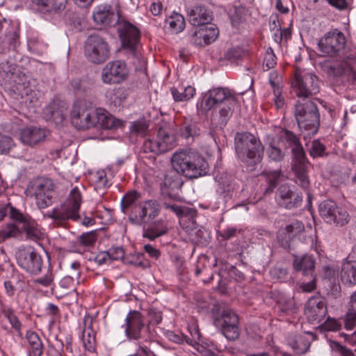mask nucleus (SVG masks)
<instances>
[{"instance_id": "52", "label": "nucleus", "mask_w": 356, "mask_h": 356, "mask_svg": "<svg viewBox=\"0 0 356 356\" xmlns=\"http://www.w3.org/2000/svg\"><path fill=\"white\" fill-rule=\"evenodd\" d=\"M278 308L284 313H294L296 311V303L293 298L282 297L277 301Z\"/></svg>"}, {"instance_id": "21", "label": "nucleus", "mask_w": 356, "mask_h": 356, "mask_svg": "<svg viewBox=\"0 0 356 356\" xmlns=\"http://www.w3.org/2000/svg\"><path fill=\"white\" fill-rule=\"evenodd\" d=\"M276 199L279 205L286 209L298 208L302 202V194L292 191L286 184L281 185L278 188Z\"/></svg>"}, {"instance_id": "32", "label": "nucleus", "mask_w": 356, "mask_h": 356, "mask_svg": "<svg viewBox=\"0 0 356 356\" xmlns=\"http://www.w3.org/2000/svg\"><path fill=\"white\" fill-rule=\"evenodd\" d=\"M67 0H33V3L38 6L37 10L42 13L58 12L65 7Z\"/></svg>"}, {"instance_id": "42", "label": "nucleus", "mask_w": 356, "mask_h": 356, "mask_svg": "<svg viewBox=\"0 0 356 356\" xmlns=\"http://www.w3.org/2000/svg\"><path fill=\"white\" fill-rule=\"evenodd\" d=\"M166 22L169 24L170 31L175 34L181 32L186 26L184 17L175 13L166 19Z\"/></svg>"}, {"instance_id": "9", "label": "nucleus", "mask_w": 356, "mask_h": 356, "mask_svg": "<svg viewBox=\"0 0 356 356\" xmlns=\"http://www.w3.org/2000/svg\"><path fill=\"white\" fill-rule=\"evenodd\" d=\"M292 87L297 97L313 99L312 97L320 91V81L314 74L296 70Z\"/></svg>"}, {"instance_id": "13", "label": "nucleus", "mask_w": 356, "mask_h": 356, "mask_svg": "<svg viewBox=\"0 0 356 356\" xmlns=\"http://www.w3.org/2000/svg\"><path fill=\"white\" fill-rule=\"evenodd\" d=\"M227 102L229 104H236L237 100L228 88H213L203 95L201 102L197 104V108L202 112L207 113Z\"/></svg>"}, {"instance_id": "46", "label": "nucleus", "mask_w": 356, "mask_h": 356, "mask_svg": "<svg viewBox=\"0 0 356 356\" xmlns=\"http://www.w3.org/2000/svg\"><path fill=\"white\" fill-rule=\"evenodd\" d=\"M54 277L55 275L53 272V269L49 266L46 273L40 277L33 280V283L35 285H40L44 287H51L53 289L55 286L54 282Z\"/></svg>"}, {"instance_id": "62", "label": "nucleus", "mask_w": 356, "mask_h": 356, "mask_svg": "<svg viewBox=\"0 0 356 356\" xmlns=\"http://www.w3.org/2000/svg\"><path fill=\"white\" fill-rule=\"evenodd\" d=\"M147 128L148 125L144 120L134 122L130 127L131 131L138 135H144Z\"/></svg>"}, {"instance_id": "63", "label": "nucleus", "mask_w": 356, "mask_h": 356, "mask_svg": "<svg viewBox=\"0 0 356 356\" xmlns=\"http://www.w3.org/2000/svg\"><path fill=\"white\" fill-rule=\"evenodd\" d=\"M270 273L272 278L280 282L284 281L287 275L286 270L280 266H275L270 270Z\"/></svg>"}, {"instance_id": "45", "label": "nucleus", "mask_w": 356, "mask_h": 356, "mask_svg": "<svg viewBox=\"0 0 356 356\" xmlns=\"http://www.w3.org/2000/svg\"><path fill=\"white\" fill-rule=\"evenodd\" d=\"M236 104H229V102H227L225 104H222L218 106V107L220 108V118L218 120V124L219 125H220L221 127L225 126L226 124L227 123L230 117L232 115L233 110Z\"/></svg>"}, {"instance_id": "61", "label": "nucleus", "mask_w": 356, "mask_h": 356, "mask_svg": "<svg viewBox=\"0 0 356 356\" xmlns=\"http://www.w3.org/2000/svg\"><path fill=\"white\" fill-rule=\"evenodd\" d=\"M322 325L327 331H337L339 330L341 327L338 320L330 317H327Z\"/></svg>"}, {"instance_id": "55", "label": "nucleus", "mask_w": 356, "mask_h": 356, "mask_svg": "<svg viewBox=\"0 0 356 356\" xmlns=\"http://www.w3.org/2000/svg\"><path fill=\"white\" fill-rule=\"evenodd\" d=\"M14 146V141L10 136L0 134V154H8Z\"/></svg>"}, {"instance_id": "35", "label": "nucleus", "mask_w": 356, "mask_h": 356, "mask_svg": "<svg viewBox=\"0 0 356 356\" xmlns=\"http://www.w3.org/2000/svg\"><path fill=\"white\" fill-rule=\"evenodd\" d=\"M268 140L269 141L266 154L268 158L276 162L284 160L286 151L277 144L275 138L268 137Z\"/></svg>"}, {"instance_id": "60", "label": "nucleus", "mask_w": 356, "mask_h": 356, "mask_svg": "<svg viewBox=\"0 0 356 356\" xmlns=\"http://www.w3.org/2000/svg\"><path fill=\"white\" fill-rule=\"evenodd\" d=\"M331 346L334 351L339 354V356H355L353 352L350 349L337 341H333Z\"/></svg>"}, {"instance_id": "6", "label": "nucleus", "mask_w": 356, "mask_h": 356, "mask_svg": "<svg viewBox=\"0 0 356 356\" xmlns=\"http://www.w3.org/2000/svg\"><path fill=\"white\" fill-rule=\"evenodd\" d=\"M98 109L86 100L76 101L71 111V122L77 129L97 127Z\"/></svg>"}, {"instance_id": "37", "label": "nucleus", "mask_w": 356, "mask_h": 356, "mask_svg": "<svg viewBox=\"0 0 356 356\" xmlns=\"http://www.w3.org/2000/svg\"><path fill=\"white\" fill-rule=\"evenodd\" d=\"M23 229L26 234L27 238L33 241H40L44 238V234L41 232L40 227L31 218L24 221Z\"/></svg>"}, {"instance_id": "3", "label": "nucleus", "mask_w": 356, "mask_h": 356, "mask_svg": "<svg viewBox=\"0 0 356 356\" xmlns=\"http://www.w3.org/2000/svg\"><path fill=\"white\" fill-rule=\"evenodd\" d=\"M277 144L292 155V170L295 182L304 190H308L310 181L308 176L309 161L298 135L292 131L282 128L276 136Z\"/></svg>"}, {"instance_id": "56", "label": "nucleus", "mask_w": 356, "mask_h": 356, "mask_svg": "<svg viewBox=\"0 0 356 356\" xmlns=\"http://www.w3.org/2000/svg\"><path fill=\"white\" fill-rule=\"evenodd\" d=\"M8 209V215L10 219L24 224V221H27L30 218L25 216L19 210L13 207L10 203Z\"/></svg>"}, {"instance_id": "29", "label": "nucleus", "mask_w": 356, "mask_h": 356, "mask_svg": "<svg viewBox=\"0 0 356 356\" xmlns=\"http://www.w3.org/2000/svg\"><path fill=\"white\" fill-rule=\"evenodd\" d=\"M247 151V159H241L243 163H246L247 165L252 168L254 165L260 163L262 159V155L264 153V147L261 143L260 140L255 137V141H252V145H249ZM253 168H250L252 171Z\"/></svg>"}, {"instance_id": "30", "label": "nucleus", "mask_w": 356, "mask_h": 356, "mask_svg": "<svg viewBox=\"0 0 356 356\" xmlns=\"http://www.w3.org/2000/svg\"><path fill=\"white\" fill-rule=\"evenodd\" d=\"M238 188L236 183L230 177H220L218 179L217 192L225 200H230Z\"/></svg>"}, {"instance_id": "2", "label": "nucleus", "mask_w": 356, "mask_h": 356, "mask_svg": "<svg viewBox=\"0 0 356 356\" xmlns=\"http://www.w3.org/2000/svg\"><path fill=\"white\" fill-rule=\"evenodd\" d=\"M346 41L343 33L335 29L325 33L318 41V50L327 56L338 58L336 62L326 65L325 70L329 76H344L356 81V72L346 60L348 56L346 55Z\"/></svg>"}, {"instance_id": "28", "label": "nucleus", "mask_w": 356, "mask_h": 356, "mask_svg": "<svg viewBox=\"0 0 356 356\" xmlns=\"http://www.w3.org/2000/svg\"><path fill=\"white\" fill-rule=\"evenodd\" d=\"M255 141V136L249 132L237 133L235 136V149L236 154L240 159H247V151L249 145H252Z\"/></svg>"}, {"instance_id": "34", "label": "nucleus", "mask_w": 356, "mask_h": 356, "mask_svg": "<svg viewBox=\"0 0 356 356\" xmlns=\"http://www.w3.org/2000/svg\"><path fill=\"white\" fill-rule=\"evenodd\" d=\"M97 127L105 129H117L122 125L120 120L115 118L105 110L99 108L97 120Z\"/></svg>"}, {"instance_id": "18", "label": "nucleus", "mask_w": 356, "mask_h": 356, "mask_svg": "<svg viewBox=\"0 0 356 356\" xmlns=\"http://www.w3.org/2000/svg\"><path fill=\"white\" fill-rule=\"evenodd\" d=\"M238 315L230 309L222 311L220 318H215L216 326H220L221 333L229 341H235L240 336Z\"/></svg>"}, {"instance_id": "26", "label": "nucleus", "mask_w": 356, "mask_h": 356, "mask_svg": "<svg viewBox=\"0 0 356 356\" xmlns=\"http://www.w3.org/2000/svg\"><path fill=\"white\" fill-rule=\"evenodd\" d=\"M316 261L314 256L304 254L302 256H294L293 266L296 271L302 272L305 276H312L314 274Z\"/></svg>"}, {"instance_id": "31", "label": "nucleus", "mask_w": 356, "mask_h": 356, "mask_svg": "<svg viewBox=\"0 0 356 356\" xmlns=\"http://www.w3.org/2000/svg\"><path fill=\"white\" fill-rule=\"evenodd\" d=\"M168 231L166 222L160 219L150 223L147 228L143 229V237L151 241L154 240L162 235L165 234Z\"/></svg>"}, {"instance_id": "22", "label": "nucleus", "mask_w": 356, "mask_h": 356, "mask_svg": "<svg viewBox=\"0 0 356 356\" xmlns=\"http://www.w3.org/2000/svg\"><path fill=\"white\" fill-rule=\"evenodd\" d=\"M316 338V334L312 332L305 334L291 333L287 336L286 341L296 354L302 355L309 351L312 341Z\"/></svg>"}, {"instance_id": "57", "label": "nucleus", "mask_w": 356, "mask_h": 356, "mask_svg": "<svg viewBox=\"0 0 356 356\" xmlns=\"http://www.w3.org/2000/svg\"><path fill=\"white\" fill-rule=\"evenodd\" d=\"M244 54L243 50L240 47H235L229 49L225 54L226 60L234 63L240 59Z\"/></svg>"}, {"instance_id": "53", "label": "nucleus", "mask_w": 356, "mask_h": 356, "mask_svg": "<svg viewBox=\"0 0 356 356\" xmlns=\"http://www.w3.org/2000/svg\"><path fill=\"white\" fill-rule=\"evenodd\" d=\"M4 316L8 319L12 327L17 332L19 337H22V323L12 309L3 312Z\"/></svg>"}, {"instance_id": "47", "label": "nucleus", "mask_w": 356, "mask_h": 356, "mask_svg": "<svg viewBox=\"0 0 356 356\" xmlns=\"http://www.w3.org/2000/svg\"><path fill=\"white\" fill-rule=\"evenodd\" d=\"M204 31V42L206 45L213 42L218 37L219 31L217 26L209 22V24L201 26Z\"/></svg>"}, {"instance_id": "20", "label": "nucleus", "mask_w": 356, "mask_h": 356, "mask_svg": "<svg viewBox=\"0 0 356 356\" xmlns=\"http://www.w3.org/2000/svg\"><path fill=\"white\" fill-rule=\"evenodd\" d=\"M94 22L104 27L118 26L122 17L119 12L115 13L109 4H101L95 8L92 13Z\"/></svg>"}, {"instance_id": "27", "label": "nucleus", "mask_w": 356, "mask_h": 356, "mask_svg": "<svg viewBox=\"0 0 356 356\" xmlns=\"http://www.w3.org/2000/svg\"><path fill=\"white\" fill-rule=\"evenodd\" d=\"M27 342L28 356H42L44 352V344L39 334L35 331L27 330L25 334Z\"/></svg>"}, {"instance_id": "24", "label": "nucleus", "mask_w": 356, "mask_h": 356, "mask_svg": "<svg viewBox=\"0 0 356 356\" xmlns=\"http://www.w3.org/2000/svg\"><path fill=\"white\" fill-rule=\"evenodd\" d=\"M212 19V12L205 6L196 5L188 9V20L193 26L208 24Z\"/></svg>"}, {"instance_id": "48", "label": "nucleus", "mask_w": 356, "mask_h": 356, "mask_svg": "<svg viewBox=\"0 0 356 356\" xmlns=\"http://www.w3.org/2000/svg\"><path fill=\"white\" fill-rule=\"evenodd\" d=\"M188 33V40L191 44L196 47H204V31L201 26H195Z\"/></svg>"}, {"instance_id": "19", "label": "nucleus", "mask_w": 356, "mask_h": 356, "mask_svg": "<svg viewBox=\"0 0 356 356\" xmlns=\"http://www.w3.org/2000/svg\"><path fill=\"white\" fill-rule=\"evenodd\" d=\"M305 314L311 323H320L327 314V302L323 297L313 296L307 301Z\"/></svg>"}, {"instance_id": "10", "label": "nucleus", "mask_w": 356, "mask_h": 356, "mask_svg": "<svg viewBox=\"0 0 356 356\" xmlns=\"http://www.w3.org/2000/svg\"><path fill=\"white\" fill-rule=\"evenodd\" d=\"M161 211V204L155 199L140 201L130 211L129 220L133 224L145 225L157 217Z\"/></svg>"}, {"instance_id": "33", "label": "nucleus", "mask_w": 356, "mask_h": 356, "mask_svg": "<svg viewBox=\"0 0 356 356\" xmlns=\"http://www.w3.org/2000/svg\"><path fill=\"white\" fill-rule=\"evenodd\" d=\"M179 134L186 140L191 139L193 140L195 138L200 136L201 130L195 121L191 119H185L179 129Z\"/></svg>"}, {"instance_id": "16", "label": "nucleus", "mask_w": 356, "mask_h": 356, "mask_svg": "<svg viewBox=\"0 0 356 356\" xmlns=\"http://www.w3.org/2000/svg\"><path fill=\"white\" fill-rule=\"evenodd\" d=\"M33 188L36 204L40 209H45L51 206L57 197L56 186L51 179H38Z\"/></svg>"}, {"instance_id": "54", "label": "nucleus", "mask_w": 356, "mask_h": 356, "mask_svg": "<svg viewBox=\"0 0 356 356\" xmlns=\"http://www.w3.org/2000/svg\"><path fill=\"white\" fill-rule=\"evenodd\" d=\"M276 59L277 58L272 48L269 47L266 50L264 58L263 67L264 70H269L270 69L273 68L277 63Z\"/></svg>"}, {"instance_id": "11", "label": "nucleus", "mask_w": 356, "mask_h": 356, "mask_svg": "<svg viewBox=\"0 0 356 356\" xmlns=\"http://www.w3.org/2000/svg\"><path fill=\"white\" fill-rule=\"evenodd\" d=\"M117 32L123 49L136 56V49L140 41V31L134 24L122 17L117 26Z\"/></svg>"}, {"instance_id": "36", "label": "nucleus", "mask_w": 356, "mask_h": 356, "mask_svg": "<svg viewBox=\"0 0 356 356\" xmlns=\"http://www.w3.org/2000/svg\"><path fill=\"white\" fill-rule=\"evenodd\" d=\"M341 280L343 284L349 286L356 284V263L347 262L343 264Z\"/></svg>"}, {"instance_id": "7", "label": "nucleus", "mask_w": 356, "mask_h": 356, "mask_svg": "<svg viewBox=\"0 0 356 356\" xmlns=\"http://www.w3.org/2000/svg\"><path fill=\"white\" fill-rule=\"evenodd\" d=\"M84 55L90 63L102 64L110 58L111 47L105 38L97 33H92L85 41Z\"/></svg>"}, {"instance_id": "15", "label": "nucleus", "mask_w": 356, "mask_h": 356, "mask_svg": "<svg viewBox=\"0 0 356 356\" xmlns=\"http://www.w3.org/2000/svg\"><path fill=\"white\" fill-rule=\"evenodd\" d=\"M318 212L327 223L343 226L348 224L350 220L348 212L344 209L338 207L335 202L330 200H326L320 203Z\"/></svg>"}, {"instance_id": "49", "label": "nucleus", "mask_w": 356, "mask_h": 356, "mask_svg": "<svg viewBox=\"0 0 356 356\" xmlns=\"http://www.w3.org/2000/svg\"><path fill=\"white\" fill-rule=\"evenodd\" d=\"M163 206L166 209H169L179 217L190 215L192 218H193L194 216L197 214L196 211L190 209L186 207L179 206L176 204H169L165 202Z\"/></svg>"}, {"instance_id": "64", "label": "nucleus", "mask_w": 356, "mask_h": 356, "mask_svg": "<svg viewBox=\"0 0 356 356\" xmlns=\"http://www.w3.org/2000/svg\"><path fill=\"white\" fill-rule=\"evenodd\" d=\"M356 325V312L348 309L345 318V327L347 330H353Z\"/></svg>"}, {"instance_id": "39", "label": "nucleus", "mask_w": 356, "mask_h": 356, "mask_svg": "<svg viewBox=\"0 0 356 356\" xmlns=\"http://www.w3.org/2000/svg\"><path fill=\"white\" fill-rule=\"evenodd\" d=\"M246 15L247 10L243 6H234L229 12L232 25L236 28L245 21Z\"/></svg>"}, {"instance_id": "4", "label": "nucleus", "mask_w": 356, "mask_h": 356, "mask_svg": "<svg viewBox=\"0 0 356 356\" xmlns=\"http://www.w3.org/2000/svg\"><path fill=\"white\" fill-rule=\"evenodd\" d=\"M294 116L305 139L317 134L320 127V113L315 99H301L297 101Z\"/></svg>"}, {"instance_id": "17", "label": "nucleus", "mask_w": 356, "mask_h": 356, "mask_svg": "<svg viewBox=\"0 0 356 356\" xmlns=\"http://www.w3.org/2000/svg\"><path fill=\"white\" fill-rule=\"evenodd\" d=\"M129 76L127 63L121 60L108 62L101 72V80L107 85L119 84Z\"/></svg>"}, {"instance_id": "5", "label": "nucleus", "mask_w": 356, "mask_h": 356, "mask_svg": "<svg viewBox=\"0 0 356 356\" xmlns=\"http://www.w3.org/2000/svg\"><path fill=\"white\" fill-rule=\"evenodd\" d=\"M81 203L82 195L79 188L76 186L71 190L65 202L60 207L54 208L47 216L60 225L70 219L77 222L81 219L79 211Z\"/></svg>"}, {"instance_id": "59", "label": "nucleus", "mask_w": 356, "mask_h": 356, "mask_svg": "<svg viewBox=\"0 0 356 356\" xmlns=\"http://www.w3.org/2000/svg\"><path fill=\"white\" fill-rule=\"evenodd\" d=\"M97 240V234L95 231L82 234L79 237V242L85 246L92 245Z\"/></svg>"}, {"instance_id": "25", "label": "nucleus", "mask_w": 356, "mask_h": 356, "mask_svg": "<svg viewBox=\"0 0 356 356\" xmlns=\"http://www.w3.org/2000/svg\"><path fill=\"white\" fill-rule=\"evenodd\" d=\"M92 321L93 318L90 315L84 316L82 341L85 349L94 354L96 349V338L92 329Z\"/></svg>"}, {"instance_id": "41", "label": "nucleus", "mask_w": 356, "mask_h": 356, "mask_svg": "<svg viewBox=\"0 0 356 356\" xmlns=\"http://www.w3.org/2000/svg\"><path fill=\"white\" fill-rule=\"evenodd\" d=\"M141 194L136 191H132L126 193L121 200V209L123 213H126L127 209H132L136 204L140 202Z\"/></svg>"}, {"instance_id": "12", "label": "nucleus", "mask_w": 356, "mask_h": 356, "mask_svg": "<svg viewBox=\"0 0 356 356\" xmlns=\"http://www.w3.org/2000/svg\"><path fill=\"white\" fill-rule=\"evenodd\" d=\"M175 143V135L165 128H160L154 138L143 142L141 150L143 153L160 154L172 149Z\"/></svg>"}, {"instance_id": "40", "label": "nucleus", "mask_w": 356, "mask_h": 356, "mask_svg": "<svg viewBox=\"0 0 356 356\" xmlns=\"http://www.w3.org/2000/svg\"><path fill=\"white\" fill-rule=\"evenodd\" d=\"M171 93L175 102L188 101L195 94V88L188 86L179 89L175 87L171 88Z\"/></svg>"}, {"instance_id": "38", "label": "nucleus", "mask_w": 356, "mask_h": 356, "mask_svg": "<svg viewBox=\"0 0 356 356\" xmlns=\"http://www.w3.org/2000/svg\"><path fill=\"white\" fill-rule=\"evenodd\" d=\"M106 97L111 105L115 107L120 106L127 98L125 90L123 87L114 88L106 92Z\"/></svg>"}, {"instance_id": "44", "label": "nucleus", "mask_w": 356, "mask_h": 356, "mask_svg": "<svg viewBox=\"0 0 356 356\" xmlns=\"http://www.w3.org/2000/svg\"><path fill=\"white\" fill-rule=\"evenodd\" d=\"M308 151L309 156L313 159L324 158L329 155V152L326 151V147L318 139L312 142Z\"/></svg>"}, {"instance_id": "14", "label": "nucleus", "mask_w": 356, "mask_h": 356, "mask_svg": "<svg viewBox=\"0 0 356 356\" xmlns=\"http://www.w3.org/2000/svg\"><path fill=\"white\" fill-rule=\"evenodd\" d=\"M16 260L18 266L30 275H38L42 271V257L31 247L19 249L16 252Z\"/></svg>"}, {"instance_id": "8", "label": "nucleus", "mask_w": 356, "mask_h": 356, "mask_svg": "<svg viewBox=\"0 0 356 356\" xmlns=\"http://www.w3.org/2000/svg\"><path fill=\"white\" fill-rule=\"evenodd\" d=\"M125 336L129 340L144 339L147 341L151 339L149 323H146L143 314L137 310H130L125 318Z\"/></svg>"}, {"instance_id": "1", "label": "nucleus", "mask_w": 356, "mask_h": 356, "mask_svg": "<svg viewBox=\"0 0 356 356\" xmlns=\"http://www.w3.org/2000/svg\"><path fill=\"white\" fill-rule=\"evenodd\" d=\"M172 168L167 170L161 190L163 195L172 200L179 199L184 184L181 173L189 179L206 175L209 171L207 161L201 156L187 152H175L171 159Z\"/></svg>"}, {"instance_id": "50", "label": "nucleus", "mask_w": 356, "mask_h": 356, "mask_svg": "<svg viewBox=\"0 0 356 356\" xmlns=\"http://www.w3.org/2000/svg\"><path fill=\"white\" fill-rule=\"evenodd\" d=\"M268 186L265 189V193H272L277 186L280 178V170L268 171L265 172Z\"/></svg>"}, {"instance_id": "51", "label": "nucleus", "mask_w": 356, "mask_h": 356, "mask_svg": "<svg viewBox=\"0 0 356 356\" xmlns=\"http://www.w3.org/2000/svg\"><path fill=\"white\" fill-rule=\"evenodd\" d=\"M305 230L304 224L300 220H295L286 225L284 233L289 238H293Z\"/></svg>"}, {"instance_id": "58", "label": "nucleus", "mask_w": 356, "mask_h": 356, "mask_svg": "<svg viewBox=\"0 0 356 356\" xmlns=\"http://www.w3.org/2000/svg\"><path fill=\"white\" fill-rule=\"evenodd\" d=\"M241 230L234 227H228L224 229L218 231L217 234L221 238L222 240L227 241L233 238L236 236L237 232Z\"/></svg>"}, {"instance_id": "23", "label": "nucleus", "mask_w": 356, "mask_h": 356, "mask_svg": "<svg viewBox=\"0 0 356 356\" xmlns=\"http://www.w3.org/2000/svg\"><path fill=\"white\" fill-rule=\"evenodd\" d=\"M49 135L48 129L31 126L21 129L19 137L22 143L33 147L43 143Z\"/></svg>"}, {"instance_id": "43", "label": "nucleus", "mask_w": 356, "mask_h": 356, "mask_svg": "<svg viewBox=\"0 0 356 356\" xmlns=\"http://www.w3.org/2000/svg\"><path fill=\"white\" fill-rule=\"evenodd\" d=\"M124 263L143 269H146L151 266L149 261L141 252H136L125 257Z\"/></svg>"}]
</instances>
